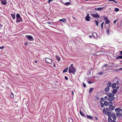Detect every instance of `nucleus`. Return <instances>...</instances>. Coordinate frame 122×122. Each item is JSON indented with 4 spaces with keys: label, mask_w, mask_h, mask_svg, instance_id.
Segmentation results:
<instances>
[{
    "label": "nucleus",
    "mask_w": 122,
    "mask_h": 122,
    "mask_svg": "<svg viewBox=\"0 0 122 122\" xmlns=\"http://www.w3.org/2000/svg\"><path fill=\"white\" fill-rule=\"evenodd\" d=\"M108 104L110 106H112L113 103L112 102L109 101L108 102Z\"/></svg>",
    "instance_id": "nucleus-24"
},
{
    "label": "nucleus",
    "mask_w": 122,
    "mask_h": 122,
    "mask_svg": "<svg viewBox=\"0 0 122 122\" xmlns=\"http://www.w3.org/2000/svg\"><path fill=\"white\" fill-rule=\"evenodd\" d=\"M97 8L96 7V8H95V9H94V10H97V11H98V10H97Z\"/></svg>",
    "instance_id": "nucleus-57"
},
{
    "label": "nucleus",
    "mask_w": 122,
    "mask_h": 122,
    "mask_svg": "<svg viewBox=\"0 0 122 122\" xmlns=\"http://www.w3.org/2000/svg\"><path fill=\"white\" fill-rule=\"evenodd\" d=\"M119 9L117 8H115V12L118 11H119Z\"/></svg>",
    "instance_id": "nucleus-38"
},
{
    "label": "nucleus",
    "mask_w": 122,
    "mask_h": 122,
    "mask_svg": "<svg viewBox=\"0 0 122 122\" xmlns=\"http://www.w3.org/2000/svg\"><path fill=\"white\" fill-rule=\"evenodd\" d=\"M109 109H108V108H107L105 109H103V112H104L105 113H107L108 112H109Z\"/></svg>",
    "instance_id": "nucleus-9"
},
{
    "label": "nucleus",
    "mask_w": 122,
    "mask_h": 122,
    "mask_svg": "<svg viewBox=\"0 0 122 122\" xmlns=\"http://www.w3.org/2000/svg\"><path fill=\"white\" fill-rule=\"evenodd\" d=\"M95 117V119H96V120H98L97 117Z\"/></svg>",
    "instance_id": "nucleus-55"
},
{
    "label": "nucleus",
    "mask_w": 122,
    "mask_h": 122,
    "mask_svg": "<svg viewBox=\"0 0 122 122\" xmlns=\"http://www.w3.org/2000/svg\"><path fill=\"white\" fill-rule=\"evenodd\" d=\"M120 54H121V55H122V51H121L120 52Z\"/></svg>",
    "instance_id": "nucleus-64"
},
{
    "label": "nucleus",
    "mask_w": 122,
    "mask_h": 122,
    "mask_svg": "<svg viewBox=\"0 0 122 122\" xmlns=\"http://www.w3.org/2000/svg\"><path fill=\"white\" fill-rule=\"evenodd\" d=\"M94 89V88H90L89 90V93H91L92 92L93 90Z\"/></svg>",
    "instance_id": "nucleus-20"
},
{
    "label": "nucleus",
    "mask_w": 122,
    "mask_h": 122,
    "mask_svg": "<svg viewBox=\"0 0 122 122\" xmlns=\"http://www.w3.org/2000/svg\"><path fill=\"white\" fill-rule=\"evenodd\" d=\"M104 104L103 103L101 102V107H104Z\"/></svg>",
    "instance_id": "nucleus-40"
},
{
    "label": "nucleus",
    "mask_w": 122,
    "mask_h": 122,
    "mask_svg": "<svg viewBox=\"0 0 122 122\" xmlns=\"http://www.w3.org/2000/svg\"><path fill=\"white\" fill-rule=\"evenodd\" d=\"M1 3L3 5H5L6 4V0H1Z\"/></svg>",
    "instance_id": "nucleus-11"
},
{
    "label": "nucleus",
    "mask_w": 122,
    "mask_h": 122,
    "mask_svg": "<svg viewBox=\"0 0 122 122\" xmlns=\"http://www.w3.org/2000/svg\"><path fill=\"white\" fill-rule=\"evenodd\" d=\"M115 111L116 112H120L121 110V109L119 108H117L115 109Z\"/></svg>",
    "instance_id": "nucleus-13"
},
{
    "label": "nucleus",
    "mask_w": 122,
    "mask_h": 122,
    "mask_svg": "<svg viewBox=\"0 0 122 122\" xmlns=\"http://www.w3.org/2000/svg\"><path fill=\"white\" fill-rule=\"evenodd\" d=\"M10 97H14V95L13 94V93H12L10 95Z\"/></svg>",
    "instance_id": "nucleus-46"
},
{
    "label": "nucleus",
    "mask_w": 122,
    "mask_h": 122,
    "mask_svg": "<svg viewBox=\"0 0 122 122\" xmlns=\"http://www.w3.org/2000/svg\"><path fill=\"white\" fill-rule=\"evenodd\" d=\"M117 85H118L119 84V82L118 81H117Z\"/></svg>",
    "instance_id": "nucleus-62"
},
{
    "label": "nucleus",
    "mask_w": 122,
    "mask_h": 122,
    "mask_svg": "<svg viewBox=\"0 0 122 122\" xmlns=\"http://www.w3.org/2000/svg\"><path fill=\"white\" fill-rule=\"evenodd\" d=\"M26 38L27 39L30 41H33L34 40V38L33 37L30 35H26L25 36Z\"/></svg>",
    "instance_id": "nucleus-4"
},
{
    "label": "nucleus",
    "mask_w": 122,
    "mask_h": 122,
    "mask_svg": "<svg viewBox=\"0 0 122 122\" xmlns=\"http://www.w3.org/2000/svg\"><path fill=\"white\" fill-rule=\"evenodd\" d=\"M92 82L91 81H88V83H89V84H91L92 83Z\"/></svg>",
    "instance_id": "nucleus-48"
},
{
    "label": "nucleus",
    "mask_w": 122,
    "mask_h": 122,
    "mask_svg": "<svg viewBox=\"0 0 122 122\" xmlns=\"http://www.w3.org/2000/svg\"><path fill=\"white\" fill-rule=\"evenodd\" d=\"M117 20H115L114 21H113V23H114V24H115V23H116V21H117Z\"/></svg>",
    "instance_id": "nucleus-54"
},
{
    "label": "nucleus",
    "mask_w": 122,
    "mask_h": 122,
    "mask_svg": "<svg viewBox=\"0 0 122 122\" xmlns=\"http://www.w3.org/2000/svg\"><path fill=\"white\" fill-rule=\"evenodd\" d=\"M107 113L108 116L109 117H110L112 115V114L111 113V112H108Z\"/></svg>",
    "instance_id": "nucleus-31"
},
{
    "label": "nucleus",
    "mask_w": 122,
    "mask_h": 122,
    "mask_svg": "<svg viewBox=\"0 0 122 122\" xmlns=\"http://www.w3.org/2000/svg\"><path fill=\"white\" fill-rule=\"evenodd\" d=\"M68 67H67L66 68V69H64L63 70V72L64 73L66 72L68 70Z\"/></svg>",
    "instance_id": "nucleus-28"
},
{
    "label": "nucleus",
    "mask_w": 122,
    "mask_h": 122,
    "mask_svg": "<svg viewBox=\"0 0 122 122\" xmlns=\"http://www.w3.org/2000/svg\"><path fill=\"white\" fill-rule=\"evenodd\" d=\"M103 73L102 72H100L98 73L97 74L98 75H103Z\"/></svg>",
    "instance_id": "nucleus-36"
},
{
    "label": "nucleus",
    "mask_w": 122,
    "mask_h": 122,
    "mask_svg": "<svg viewBox=\"0 0 122 122\" xmlns=\"http://www.w3.org/2000/svg\"><path fill=\"white\" fill-rule=\"evenodd\" d=\"M107 66V64H105L104 65H103V66L104 67H106Z\"/></svg>",
    "instance_id": "nucleus-50"
},
{
    "label": "nucleus",
    "mask_w": 122,
    "mask_h": 122,
    "mask_svg": "<svg viewBox=\"0 0 122 122\" xmlns=\"http://www.w3.org/2000/svg\"><path fill=\"white\" fill-rule=\"evenodd\" d=\"M11 15L12 17L14 19H15V12L14 14H11Z\"/></svg>",
    "instance_id": "nucleus-16"
},
{
    "label": "nucleus",
    "mask_w": 122,
    "mask_h": 122,
    "mask_svg": "<svg viewBox=\"0 0 122 122\" xmlns=\"http://www.w3.org/2000/svg\"><path fill=\"white\" fill-rule=\"evenodd\" d=\"M109 90L110 88L108 87H107L105 89V91L106 92H107Z\"/></svg>",
    "instance_id": "nucleus-21"
},
{
    "label": "nucleus",
    "mask_w": 122,
    "mask_h": 122,
    "mask_svg": "<svg viewBox=\"0 0 122 122\" xmlns=\"http://www.w3.org/2000/svg\"><path fill=\"white\" fill-rule=\"evenodd\" d=\"M20 15L19 14H17L16 15V18H20Z\"/></svg>",
    "instance_id": "nucleus-33"
},
{
    "label": "nucleus",
    "mask_w": 122,
    "mask_h": 122,
    "mask_svg": "<svg viewBox=\"0 0 122 122\" xmlns=\"http://www.w3.org/2000/svg\"><path fill=\"white\" fill-rule=\"evenodd\" d=\"M38 60H35V62L36 63H37L38 62Z\"/></svg>",
    "instance_id": "nucleus-58"
},
{
    "label": "nucleus",
    "mask_w": 122,
    "mask_h": 122,
    "mask_svg": "<svg viewBox=\"0 0 122 122\" xmlns=\"http://www.w3.org/2000/svg\"><path fill=\"white\" fill-rule=\"evenodd\" d=\"M53 0H49L48 1V2L49 3H50L51 1H52Z\"/></svg>",
    "instance_id": "nucleus-51"
},
{
    "label": "nucleus",
    "mask_w": 122,
    "mask_h": 122,
    "mask_svg": "<svg viewBox=\"0 0 122 122\" xmlns=\"http://www.w3.org/2000/svg\"><path fill=\"white\" fill-rule=\"evenodd\" d=\"M107 33V34H109L110 31L109 29H107L106 30Z\"/></svg>",
    "instance_id": "nucleus-41"
},
{
    "label": "nucleus",
    "mask_w": 122,
    "mask_h": 122,
    "mask_svg": "<svg viewBox=\"0 0 122 122\" xmlns=\"http://www.w3.org/2000/svg\"><path fill=\"white\" fill-rule=\"evenodd\" d=\"M119 69L120 70H122V68H120Z\"/></svg>",
    "instance_id": "nucleus-61"
},
{
    "label": "nucleus",
    "mask_w": 122,
    "mask_h": 122,
    "mask_svg": "<svg viewBox=\"0 0 122 122\" xmlns=\"http://www.w3.org/2000/svg\"><path fill=\"white\" fill-rule=\"evenodd\" d=\"M112 121L111 118L110 117L108 118V122H112Z\"/></svg>",
    "instance_id": "nucleus-29"
},
{
    "label": "nucleus",
    "mask_w": 122,
    "mask_h": 122,
    "mask_svg": "<svg viewBox=\"0 0 122 122\" xmlns=\"http://www.w3.org/2000/svg\"><path fill=\"white\" fill-rule=\"evenodd\" d=\"M92 37V36L91 35V36H89V37L90 38H91Z\"/></svg>",
    "instance_id": "nucleus-63"
},
{
    "label": "nucleus",
    "mask_w": 122,
    "mask_h": 122,
    "mask_svg": "<svg viewBox=\"0 0 122 122\" xmlns=\"http://www.w3.org/2000/svg\"><path fill=\"white\" fill-rule=\"evenodd\" d=\"M93 36L94 38H96L97 37V34L95 32H93V33H92Z\"/></svg>",
    "instance_id": "nucleus-8"
},
{
    "label": "nucleus",
    "mask_w": 122,
    "mask_h": 122,
    "mask_svg": "<svg viewBox=\"0 0 122 122\" xmlns=\"http://www.w3.org/2000/svg\"><path fill=\"white\" fill-rule=\"evenodd\" d=\"M68 70L69 73H72L73 74L76 71V70L74 68H69Z\"/></svg>",
    "instance_id": "nucleus-2"
},
{
    "label": "nucleus",
    "mask_w": 122,
    "mask_h": 122,
    "mask_svg": "<svg viewBox=\"0 0 122 122\" xmlns=\"http://www.w3.org/2000/svg\"><path fill=\"white\" fill-rule=\"evenodd\" d=\"M4 47V46H2L1 47L0 46V49H3Z\"/></svg>",
    "instance_id": "nucleus-52"
},
{
    "label": "nucleus",
    "mask_w": 122,
    "mask_h": 122,
    "mask_svg": "<svg viewBox=\"0 0 122 122\" xmlns=\"http://www.w3.org/2000/svg\"><path fill=\"white\" fill-rule=\"evenodd\" d=\"M108 97H109L108 100L110 101H112L114 100L115 98L114 96V94L112 93H110L108 94H107Z\"/></svg>",
    "instance_id": "nucleus-1"
},
{
    "label": "nucleus",
    "mask_w": 122,
    "mask_h": 122,
    "mask_svg": "<svg viewBox=\"0 0 122 122\" xmlns=\"http://www.w3.org/2000/svg\"><path fill=\"white\" fill-rule=\"evenodd\" d=\"M117 92V90L116 89H114L112 92V93L115 94Z\"/></svg>",
    "instance_id": "nucleus-27"
},
{
    "label": "nucleus",
    "mask_w": 122,
    "mask_h": 122,
    "mask_svg": "<svg viewBox=\"0 0 122 122\" xmlns=\"http://www.w3.org/2000/svg\"><path fill=\"white\" fill-rule=\"evenodd\" d=\"M72 18L74 19L75 20H77L76 19L75 17H72Z\"/></svg>",
    "instance_id": "nucleus-56"
},
{
    "label": "nucleus",
    "mask_w": 122,
    "mask_h": 122,
    "mask_svg": "<svg viewBox=\"0 0 122 122\" xmlns=\"http://www.w3.org/2000/svg\"><path fill=\"white\" fill-rule=\"evenodd\" d=\"M105 99L106 100H107V96H105L104 97Z\"/></svg>",
    "instance_id": "nucleus-49"
},
{
    "label": "nucleus",
    "mask_w": 122,
    "mask_h": 122,
    "mask_svg": "<svg viewBox=\"0 0 122 122\" xmlns=\"http://www.w3.org/2000/svg\"><path fill=\"white\" fill-rule=\"evenodd\" d=\"M61 0V1L62 2H63V3H65L64 2V0Z\"/></svg>",
    "instance_id": "nucleus-59"
},
{
    "label": "nucleus",
    "mask_w": 122,
    "mask_h": 122,
    "mask_svg": "<svg viewBox=\"0 0 122 122\" xmlns=\"http://www.w3.org/2000/svg\"><path fill=\"white\" fill-rule=\"evenodd\" d=\"M65 78L66 80H67L68 79V78L66 76H65Z\"/></svg>",
    "instance_id": "nucleus-47"
},
{
    "label": "nucleus",
    "mask_w": 122,
    "mask_h": 122,
    "mask_svg": "<svg viewBox=\"0 0 122 122\" xmlns=\"http://www.w3.org/2000/svg\"><path fill=\"white\" fill-rule=\"evenodd\" d=\"M59 21H62L64 23H65L66 22V19H60L59 20Z\"/></svg>",
    "instance_id": "nucleus-19"
},
{
    "label": "nucleus",
    "mask_w": 122,
    "mask_h": 122,
    "mask_svg": "<svg viewBox=\"0 0 122 122\" xmlns=\"http://www.w3.org/2000/svg\"><path fill=\"white\" fill-rule=\"evenodd\" d=\"M111 83L110 82H108L107 84V86L108 87H111Z\"/></svg>",
    "instance_id": "nucleus-25"
},
{
    "label": "nucleus",
    "mask_w": 122,
    "mask_h": 122,
    "mask_svg": "<svg viewBox=\"0 0 122 122\" xmlns=\"http://www.w3.org/2000/svg\"><path fill=\"white\" fill-rule=\"evenodd\" d=\"M48 23V24H51L50 22H47L46 23Z\"/></svg>",
    "instance_id": "nucleus-60"
},
{
    "label": "nucleus",
    "mask_w": 122,
    "mask_h": 122,
    "mask_svg": "<svg viewBox=\"0 0 122 122\" xmlns=\"http://www.w3.org/2000/svg\"><path fill=\"white\" fill-rule=\"evenodd\" d=\"M115 107L114 106H110L109 107V110L110 111H112L113 110H114V109Z\"/></svg>",
    "instance_id": "nucleus-12"
},
{
    "label": "nucleus",
    "mask_w": 122,
    "mask_h": 122,
    "mask_svg": "<svg viewBox=\"0 0 122 122\" xmlns=\"http://www.w3.org/2000/svg\"><path fill=\"white\" fill-rule=\"evenodd\" d=\"M89 18H90L91 19H92L89 16V13H87V14L85 18V20L87 21H90V19H89Z\"/></svg>",
    "instance_id": "nucleus-7"
},
{
    "label": "nucleus",
    "mask_w": 122,
    "mask_h": 122,
    "mask_svg": "<svg viewBox=\"0 0 122 122\" xmlns=\"http://www.w3.org/2000/svg\"><path fill=\"white\" fill-rule=\"evenodd\" d=\"M95 22L96 23V25L97 26H98V23H99V22L98 21L96 20H95Z\"/></svg>",
    "instance_id": "nucleus-34"
},
{
    "label": "nucleus",
    "mask_w": 122,
    "mask_h": 122,
    "mask_svg": "<svg viewBox=\"0 0 122 122\" xmlns=\"http://www.w3.org/2000/svg\"><path fill=\"white\" fill-rule=\"evenodd\" d=\"M86 118H87L89 119H92L93 118V117L90 115H87L86 116Z\"/></svg>",
    "instance_id": "nucleus-17"
},
{
    "label": "nucleus",
    "mask_w": 122,
    "mask_h": 122,
    "mask_svg": "<svg viewBox=\"0 0 122 122\" xmlns=\"http://www.w3.org/2000/svg\"><path fill=\"white\" fill-rule=\"evenodd\" d=\"M108 102L107 101H105L104 102V105L105 106H107V105Z\"/></svg>",
    "instance_id": "nucleus-32"
},
{
    "label": "nucleus",
    "mask_w": 122,
    "mask_h": 122,
    "mask_svg": "<svg viewBox=\"0 0 122 122\" xmlns=\"http://www.w3.org/2000/svg\"><path fill=\"white\" fill-rule=\"evenodd\" d=\"M80 114L83 117H84L85 116V115L83 113V112L81 111V110H80Z\"/></svg>",
    "instance_id": "nucleus-22"
},
{
    "label": "nucleus",
    "mask_w": 122,
    "mask_h": 122,
    "mask_svg": "<svg viewBox=\"0 0 122 122\" xmlns=\"http://www.w3.org/2000/svg\"><path fill=\"white\" fill-rule=\"evenodd\" d=\"M56 57L57 59L59 61H60L61 60L60 58L58 56L56 55Z\"/></svg>",
    "instance_id": "nucleus-18"
},
{
    "label": "nucleus",
    "mask_w": 122,
    "mask_h": 122,
    "mask_svg": "<svg viewBox=\"0 0 122 122\" xmlns=\"http://www.w3.org/2000/svg\"><path fill=\"white\" fill-rule=\"evenodd\" d=\"M83 85L84 87H86V84L84 83H83Z\"/></svg>",
    "instance_id": "nucleus-43"
},
{
    "label": "nucleus",
    "mask_w": 122,
    "mask_h": 122,
    "mask_svg": "<svg viewBox=\"0 0 122 122\" xmlns=\"http://www.w3.org/2000/svg\"><path fill=\"white\" fill-rule=\"evenodd\" d=\"M104 8L103 7H98L97 8V10L99 11H101Z\"/></svg>",
    "instance_id": "nucleus-23"
},
{
    "label": "nucleus",
    "mask_w": 122,
    "mask_h": 122,
    "mask_svg": "<svg viewBox=\"0 0 122 122\" xmlns=\"http://www.w3.org/2000/svg\"><path fill=\"white\" fill-rule=\"evenodd\" d=\"M104 99L103 98H102L101 99V101L102 102H103L104 101Z\"/></svg>",
    "instance_id": "nucleus-44"
},
{
    "label": "nucleus",
    "mask_w": 122,
    "mask_h": 122,
    "mask_svg": "<svg viewBox=\"0 0 122 122\" xmlns=\"http://www.w3.org/2000/svg\"><path fill=\"white\" fill-rule=\"evenodd\" d=\"M104 23V22H103L102 23L101 25V29H103V25Z\"/></svg>",
    "instance_id": "nucleus-37"
},
{
    "label": "nucleus",
    "mask_w": 122,
    "mask_h": 122,
    "mask_svg": "<svg viewBox=\"0 0 122 122\" xmlns=\"http://www.w3.org/2000/svg\"><path fill=\"white\" fill-rule=\"evenodd\" d=\"M112 118L114 120H115L116 119V117L115 116V115L114 113H112L111 115Z\"/></svg>",
    "instance_id": "nucleus-15"
},
{
    "label": "nucleus",
    "mask_w": 122,
    "mask_h": 122,
    "mask_svg": "<svg viewBox=\"0 0 122 122\" xmlns=\"http://www.w3.org/2000/svg\"><path fill=\"white\" fill-rule=\"evenodd\" d=\"M16 22L18 23L20 22L21 21H22V19L21 17L16 18Z\"/></svg>",
    "instance_id": "nucleus-10"
},
{
    "label": "nucleus",
    "mask_w": 122,
    "mask_h": 122,
    "mask_svg": "<svg viewBox=\"0 0 122 122\" xmlns=\"http://www.w3.org/2000/svg\"><path fill=\"white\" fill-rule=\"evenodd\" d=\"M122 59V56H118L116 58V59Z\"/></svg>",
    "instance_id": "nucleus-30"
},
{
    "label": "nucleus",
    "mask_w": 122,
    "mask_h": 122,
    "mask_svg": "<svg viewBox=\"0 0 122 122\" xmlns=\"http://www.w3.org/2000/svg\"><path fill=\"white\" fill-rule=\"evenodd\" d=\"M116 115L117 116L120 117L122 115V114L120 113H117Z\"/></svg>",
    "instance_id": "nucleus-26"
},
{
    "label": "nucleus",
    "mask_w": 122,
    "mask_h": 122,
    "mask_svg": "<svg viewBox=\"0 0 122 122\" xmlns=\"http://www.w3.org/2000/svg\"><path fill=\"white\" fill-rule=\"evenodd\" d=\"M69 122H73L71 118L69 119Z\"/></svg>",
    "instance_id": "nucleus-45"
},
{
    "label": "nucleus",
    "mask_w": 122,
    "mask_h": 122,
    "mask_svg": "<svg viewBox=\"0 0 122 122\" xmlns=\"http://www.w3.org/2000/svg\"><path fill=\"white\" fill-rule=\"evenodd\" d=\"M45 61L48 64H51L52 63V60L49 58H46Z\"/></svg>",
    "instance_id": "nucleus-5"
},
{
    "label": "nucleus",
    "mask_w": 122,
    "mask_h": 122,
    "mask_svg": "<svg viewBox=\"0 0 122 122\" xmlns=\"http://www.w3.org/2000/svg\"><path fill=\"white\" fill-rule=\"evenodd\" d=\"M96 14H91V15L92 17L96 18H99L100 17V16L97 12H95Z\"/></svg>",
    "instance_id": "nucleus-3"
},
{
    "label": "nucleus",
    "mask_w": 122,
    "mask_h": 122,
    "mask_svg": "<svg viewBox=\"0 0 122 122\" xmlns=\"http://www.w3.org/2000/svg\"><path fill=\"white\" fill-rule=\"evenodd\" d=\"M28 43L27 42H25V45H26Z\"/></svg>",
    "instance_id": "nucleus-53"
},
{
    "label": "nucleus",
    "mask_w": 122,
    "mask_h": 122,
    "mask_svg": "<svg viewBox=\"0 0 122 122\" xmlns=\"http://www.w3.org/2000/svg\"><path fill=\"white\" fill-rule=\"evenodd\" d=\"M74 68L73 66V64H71V65L70 67H69V68Z\"/></svg>",
    "instance_id": "nucleus-39"
},
{
    "label": "nucleus",
    "mask_w": 122,
    "mask_h": 122,
    "mask_svg": "<svg viewBox=\"0 0 122 122\" xmlns=\"http://www.w3.org/2000/svg\"><path fill=\"white\" fill-rule=\"evenodd\" d=\"M108 1H113L114 2H115V3H117V2L114 0H109Z\"/></svg>",
    "instance_id": "nucleus-35"
},
{
    "label": "nucleus",
    "mask_w": 122,
    "mask_h": 122,
    "mask_svg": "<svg viewBox=\"0 0 122 122\" xmlns=\"http://www.w3.org/2000/svg\"><path fill=\"white\" fill-rule=\"evenodd\" d=\"M65 3L66 5H69L70 4V3L69 2H66Z\"/></svg>",
    "instance_id": "nucleus-42"
},
{
    "label": "nucleus",
    "mask_w": 122,
    "mask_h": 122,
    "mask_svg": "<svg viewBox=\"0 0 122 122\" xmlns=\"http://www.w3.org/2000/svg\"><path fill=\"white\" fill-rule=\"evenodd\" d=\"M104 20L105 21V23L106 24H108L109 23L110 21L108 19L107 17H105L104 18Z\"/></svg>",
    "instance_id": "nucleus-6"
},
{
    "label": "nucleus",
    "mask_w": 122,
    "mask_h": 122,
    "mask_svg": "<svg viewBox=\"0 0 122 122\" xmlns=\"http://www.w3.org/2000/svg\"><path fill=\"white\" fill-rule=\"evenodd\" d=\"M116 84L115 83H114L112 85V87L113 89H114L116 87Z\"/></svg>",
    "instance_id": "nucleus-14"
}]
</instances>
